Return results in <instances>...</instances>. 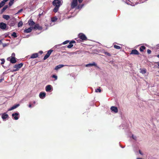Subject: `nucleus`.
Returning <instances> with one entry per match:
<instances>
[{"mask_svg": "<svg viewBox=\"0 0 159 159\" xmlns=\"http://www.w3.org/2000/svg\"><path fill=\"white\" fill-rule=\"evenodd\" d=\"M33 29H32V27H30L29 28H28L25 29L24 30V32L25 33H29L31 32L32 30Z\"/></svg>", "mask_w": 159, "mask_h": 159, "instance_id": "nucleus-17", "label": "nucleus"}, {"mask_svg": "<svg viewBox=\"0 0 159 159\" xmlns=\"http://www.w3.org/2000/svg\"><path fill=\"white\" fill-rule=\"evenodd\" d=\"M3 79H0V82H2V80H3Z\"/></svg>", "mask_w": 159, "mask_h": 159, "instance_id": "nucleus-47", "label": "nucleus"}, {"mask_svg": "<svg viewBox=\"0 0 159 159\" xmlns=\"http://www.w3.org/2000/svg\"><path fill=\"white\" fill-rule=\"evenodd\" d=\"M23 64L22 63H20L18 64H16L14 66V68L17 69L21 68L23 66Z\"/></svg>", "mask_w": 159, "mask_h": 159, "instance_id": "nucleus-10", "label": "nucleus"}, {"mask_svg": "<svg viewBox=\"0 0 159 159\" xmlns=\"http://www.w3.org/2000/svg\"><path fill=\"white\" fill-rule=\"evenodd\" d=\"M14 3V1H12V0H10V1L9 3V5L10 6H11Z\"/></svg>", "mask_w": 159, "mask_h": 159, "instance_id": "nucleus-34", "label": "nucleus"}, {"mask_svg": "<svg viewBox=\"0 0 159 159\" xmlns=\"http://www.w3.org/2000/svg\"><path fill=\"white\" fill-rule=\"evenodd\" d=\"M1 7H1V6H0V8Z\"/></svg>", "mask_w": 159, "mask_h": 159, "instance_id": "nucleus-57", "label": "nucleus"}, {"mask_svg": "<svg viewBox=\"0 0 159 159\" xmlns=\"http://www.w3.org/2000/svg\"><path fill=\"white\" fill-rule=\"evenodd\" d=\"M23 24V22L22 21H20L18 24V26L20 27L22 26Z\"/></svg>", "mask_w": 159, "mask_h": 159, "instance_id": "nucleus-28", "label": "nucleus"}, {"mask_svg": "<svg viewBox=\"0 0 159 159\" xmlns=\"http://www.w3.org/2000/svg\"><path fill=\"white\" fill-rule=\"evenodd\" d=\"M5 2H7L8 0H3Z\"/></svg>", "mask_w": 159, "mask_h": 159, "instance_id": "nucleus-50", "label": "nucleus"}, {"mask_svg": "<svg viewBox=\"0 0 159 159\" xmlns=\"http://www.w3.org/2000/svg\"><path fill=\"white\" fill-rule=\"evenodd\" d=\"M2 43V42L1 40H0V44H1Z\"/></svg>", "mask_w": 159, "mask_h": 159, "instance_id": "nucleus-49", "label": "nucleus"}, {"mask_svg": "<svg viewBox=\"0 0 159 159\" xmlns=\"http://www.w3.org/2000/svg\"><path fill=\"white\" fill-rule=\"evenodd\" d=\"M32 29H35L36 30H41L43 28L42 26H40L39 24H36L34 25V26L32 27Z\"/></svg>", "mask_w": 159, "mask_h": 159, "instance_id": "nucleus-5", "label": "nucleus"}, {"mask_svg": "<svg viewBox=\"0 0 159 159\" xmlns=\"http://www.w3.org/2000/svg\"><path fill=\"white\" fill-rule=\"evenodd\" d=\"M83 0H72V1L71 3V9H74L75 8L77 5H78V2L80 3H81Z\"/></svg>", "mask_w": 159, "mask_h": 159, "instance_id": "nucleus-1", "label": "nucleus"}, {"mask_svg": "<svg viewBox=\"0 0 159 159\" xmlns=\"http://www.w3.org/2000/svg\"><path fill=\"white\" fill-rule=\"evenodd\" d=\"M83 5H84L83 4L80 5H78V6L77 5L76 6H77V9H80L82 8V7L83 6Z\"/></svg>", "mask_w": 159, "mask_h": 159, "instance_id": "nucleus-30", "label": "nucleus"}, {"mask_svg": "<svg viewBox=\"0 0 159 159\" xmlns=\"http://www.w3.org/2000/svg\"><path fill=\"white\" fill-rule=\"evenodd\" d=\"M59 8V7H57V6H55V8L53 9V11L55 12H57Z\"/></svg>", "mask_w": 159, "mask_h": 159, "instance_id": "nucleus-26", "label": "nucleus"}, {"mask_svg": "<svg viewBox=\"0 0 159 159\" xmlns=\"http://www.w3.org/2000/svg\"><path fill=\"white\" fill-rule=\"evenodd\" d=\"M158 66H159V62H158Z\"/></svg>", "mask_w": 159, "mask_h": 159, "instance_id": "nucleus-54", "label": "nucleus"}, {"mask_svg": "<svg viewBox=\"0 0 159 159\" xmlns=\"http://www.w3.org/2000/svg\"><path fill=\"white\" fill-rule=\"evenodd\" d=\"M7 27L6 24L3 22H1L0 23V28L2 30H5Z\"/></svg>", "mask_w": 159, "mask_h": 159, "instance_id": "nucleus-9", "label": "nucleus"}, {"mask_svg": "<svg viewBox=\"0 0 159 159\" xmlns=\"http://www.w3.org/2000/svg\"><path fill=\"white\" fill-rule=\"evenodd\" d=\"M52 77L53 78H54L55 79V80H57V76L55 75H53L52 76Z\"/></svg>", "mask_w": 159, "mask_h": 159, "instance_id": "nucleus-37", "label": "nucleus"}, {"mask_svg": "<svg viewBox=\"0 0 159 159\" xmlns=\"http://www.w3.org/2000/svg\"><path fill=\"white\" fill-rule=\"evenodd\" d=\"M10 57H8L7 58V60L8 61H10V59H11Z\"/></svg>", "mask_w": 159, "mask_h": 159, "instance_id": "nucleus-42", "label": "nucleus"}, {"mask_svg": "<svg viewBox=\"0 0 159 159\" xmlns=\"http://www.w3.org/2000/svg\"><path fill=\"white\" fill-rule=\"evenodd\" d=\"M78 36L79 38L82 41L86 40L87 38L86 36L83 33H80L79 34Z\"/></svg>", "mask_w": 159, "mask_h": 159, "instance_id": "nucleus-3", "label": "nucleus"}, {"mask_svg": "<svg viewBox=\"0 0 159 159\" xmlns=\"http://www.w3.org/2000/svg\"><path fill=\"white\" fill-rule=\"evenodd\" d=\"M57 20V18L55 19H52V21H56Z\"/></svg>", "mask_w": 159, "mask_h": 159, "instance_id": "nucleus-43", "label": "nucleus"}, {"mask_svg": "<svg viewBox=\"0 0 159 159\" xmlns=\"http://www.w3.org/2000/svg\"><path fill=\"white\" fill-rule=\"evenodd\" d=\"M39 53L41 54H42L43 53V52L42 51H39Z\"/></svg>", "mask_w": 159, "mask_h": 159, "instance_id": "nucleus-45", "label": "nucleus"}, {"mask_svg": "<svg viewBox=\"0 0 159 159\" xmlns=\"http://www.w3.org/2000/svg\"><path fill=\"white\" fill-rule=\"evenodd\" d=\"M17 70H12V71H17Z\"/></svg>", "mask_w": 159, "mask_h": 159, "instance_id": "nucleus-51", "label": "nucleus"}, {"mask_svg": "<svg viewBox=\"0 0 159 159\" xmlns=\"http://www.w3.org/2000/svg\"><path fill=\"white\" fill-rule=\"evenodd\" d=\"M75 43V40H72L70 42V44L67 46V47L69 48H72L73 45L72 44V43Z\"/></svg>", "mask_w": 159, "mask_h": 159, "instance_id": "nucleus-14", "label": "nucleus"}, {"mask_svg": "<svg viewBox=\"0 0 159 159\" xmlns=\"http://www.w3.org/2000/svg\"><path fill=\"white\" fill-rule=\"evenodd\" d=\"M46 93L45 92H41L39 94V97L41 99H43L46 96Z\"/></svg>", "mask_w": 159, "mask_h": 159, "instance_id": "nucleus-11", "label": "nucleus"}, {"mask_svg": "<svg viewBox=\"0 0 159 159\" xmlns=\"http://www.w3.org/2000/svg\"><path fill=\"white\" fill-rule=\"evenodd\" d=\"M2 17L6 20H8L10 18V16L8 15H3Z\"/></svg>", "mask_w": 159, "mask_h": 159, "instance_id": "nucleus-22", "label": "nucleus"}, {"mask_svg": "<svg viewBox=\"0 0 159 159\" xmlns=\"http://www.w3.org/2000/svg\"><path fill=\"white\" fill-rule=\"evenodd\" d=\"M45 90L47 92H49L52 90V87L50 85H48L45 87Z\"/></svg>", "mask_w": 159, "mask_h": 159, "instance_id": "nucleus-6", "label": "nucleus"}, {"mask_svg": "<svg viewBox=\"0 0 159 159\" xmlns=\"http://www.w3.org/2000/svg\"><path fill=\"white\" fill-rule=\"evenodd\" d=\"M28 23L30 27L32 26L35 25V22L32 19H30L29 20Z\"/></svg>", "mask_w": 159, "mask_h": 159, "instance_id": "nucleus-12", "label": "nucleus"}, {"mask_svg": "<svg viewBox=\"0 0 159 159\" xmlns=\"http://www.w3.org/2000/svg\"><path fill=\"white\" fill-rule=\"evenodd\" d=\"M53 52V50L50 49L48 52L46 54L45 56L43 58V60H45L48 58L50 56L52 52Z\"/></svg>", "mask_w": 159, "mask_h": 159, "instance_id": "nucleus-4", "label": "nucleus"}, {"mask_svg": "<svg viewBox=\"0 0 159 159\" xmlns=\"http://www.w3.org/2000/svg\"><path fill=\"white\" fill-rule=\"evenodd\" d=\"M14 0H12V1H14Z\"/></svg>", "mask_w": 159, "mask_h": 159, "instance_id": "nucleus-59", "label": "nucleus"}, {"mask_svg": "<svg viewBox=\"0 0 159 159\" xmlns=\"http://www.w3.org/2000/svg\"><path fill=\"white\" fill-rule=\"evenodd\" d=\"M147 52L148 54H150L151 53V51L150 50L148 49L147 50Z\"/></svg>", "mask_w": 159, "mask_h": 159, "instance_id": "nucleus-38", "label": "nucleus"}, {"mask_svg": "<svg viewBox=\"0 0 159 159\" xmlns=\"http://www.w3.org/2000/svg\"><path fill=\"white\" fill-rule=\"evenodd\" d=\"M52 4L54 6L60 7L62 3L60 0H54Z\"/></svg>", "mask_w": 159, "mask_h": 159, "instance_id": "nucleus-2", "label": "nucleus"}, {"mask_svg": "<svg viewBox=\"0 0 159 159\" xmlns=\"http://www.w3.org/2000/svg\"><path fill=\"white\" fill-rule=\"evenodd\" d=\"M111 111H113L115 113H116L118 112V109L116 107L112 106L111 107Z\"/></svg>", "mask_w": 159, "mask_h": 159, "instance_id": "nucleus-13", "label": "nucleus"}, {"mask_svg": "<svg viewBox=\"0 0 159 159\" xmlns=\"http://www.w3.org/2000/svg\"><path fill=\"white\" fill-rule=\"evenodd\" d=\"M130 55H139V52L136 49L132 50L131 51L130 53Z\"/></svg>", "mask_w": 159, "mask_h": 159, "instance_id": "nucleus-7", "label": "nucleus"}, {"mask_svg": "<svg viewBox=\"0 0 159 159\" xmlns=\"http://www.w3.org/2000/svg\"><path fill=\"white\" fill-rule=\"evenodd\" d=\"M114 47L115 48L117 49H119L121 48V47L117 45H114Z\"/></svg>", "mask_w": 159, "mask_h": 159, "instance_id": "nucleus-27", "label": "nucleus"}, {"mask_svg": "<svg viewBox=\"0 0 159 159\" xmlns=\"http://www.w3.org/2000/svg\"><path fill=\"white\" fill-rule=\"evenodd\" d=\"M8 7V5H7L5 6L3 8L5 10H6Z\"/></svg>", "mask_w": 159, "mask_h": 159, "instance_id": "nucleus-40", "label": "nucleus"}, {"mask_svg": "<svg viewBox=\"0 0 159 159\" xmlns=\"http://www.w3.org/2000/svg\"><path fill=\"white\" fill-rule=\"evenodd\" d=\"M157 57L158 58H159V54L157 55Z\"/></svg>", "mask_w": 159, "mask_h": 159, "instance_id": "nucleus-52", "label": "nucleus"}, {"mask_svg": "<svg viewBox=\"0 0 159 159\" xmlns=\"http://www.w3.org/2000/svg\"><path fill=\"white\" fill-rule=\"evenodd\" d=\"M101 90L100 89V88H99L96 89H95V92L96 93H97L98 92L99 93H100L101 92Z\"/></svg>", "mask_w": 159, "mask_h": 159, "instance_id": "nucleus-33", "label": "nucleus"}, {"mask_svg": "<svg viewBox=\"0 0 159 159\" xmlns=\"http://www.w3.org/2000/svg\"><path fill=\"white\" fill-rule=\"evenodd\" d=\"M70 41L69 40H66V41L62 43V44H66L68 43H70Z\"/></svg>", "mask_w": 159, "mask_h": 159, "instance_id": "nucleus-35", "label": "nucleus"}, {"mask_svg": "<svg viewBox=\"0 0 159 159\" xmlns=\"http://www.w3.org/2000/svg\"><path fill=\"white\" fill-rule=\"evenodd\" d=\"M23 10V9H21L19 10L18 11V12L16 13V14H18L19 13H20L21 12H22Z\"/></svg>", "mask_w": 159, "mask_h": 159, "instance_id": "nucleus-39", "label": "nucleus"}, {"mask_svg": "<svg viewBox=\"0 0 159 159\" xmlns=\"http://www.w3.org/2000/svg\"><path fill=\"white\" fill-rule=\"evenodd\" d=\"M139 153L140 154H141L142 155H143V153L140 150H139Z\"/></svg>", "mask_w": 159, "mask_h": 159, "instance_id": "nucleus-41", "label": "nucleus"}, {"mask_svg": "<svg viewBox=\"0 0 159 159\" xmlns=\"http://www.w3.org/2000/svg\"><path fill=\"white\" fill-rule=\"evenodd\" d=\"M19 115V113L18 112H15L13 113L12 114V116L13 117V119L15 120H17L19 119V117H18V116Z\"/></svg>", "mask_w": 159, "mask_h": 159, "instance_id": "nucleus-8", "label": "nucleus"}, {"mask_svg": "<svg viewBox=\"0 0 159 159\" xmlns=\"http://www.w3.org/2000/svg\"><path fill=\"white\" fill-rule=\"evenodd\" d=\"M146 70H140V73L145 76L148 75V74L146 73Z\"/></svg>", "mask_w": 159, "mask_h": 159, "instance_id": "nucleus-23", "label": "nucleus"}, {"mask_svg": "<svg viewBox=\"0 0 159 159\" xmlns=\"http://www.w3.org/2000/svg\"><path fill=\"white\" fill-rule=\"evenodd\" d=\"M5 2L4 0L2 1L1 3H0V6L1 7H2L5 4Z\"/></svg>", "mask_w": 159, "mask_h": 159, "instance_id": "nucleus-29", "label": "nucleus"}, {"mask_svg": "<svg viewBox=\"0 0 159 159\" xmlns=\"http://www.w3.org/2000/svg\"><path fill=\"white\" fill-rule=\"evenodd\" d=\"M64 65H59L56 66L54 70H58V69H60Z\"/></svg>", "mask_w": 159, "mask_h": 159, "instance_id": "nucleus-24", "label": "nucleus"}, {"mask_svg": "<svg viewBox=\"0 0 159 159\" xmlns=\"http://www.w3.org/2000/svg\"><path fill=\"white\" fill-rule=\"evenodd\" d=\"M29 107H31V104H30L29 106Z\"/></svg>", "mask_w": 159, "mask_h": 159, "instance_id": "nucleus-48", "label": "nucleus"}, {"mask_svg": "<svg viewBox=\"0 0 159 159\" xmlns=\"http://www.w3.org/2000/svg\"><path fill=\"white\" fill-rule=\"evenodd\" d=\"M12 57H14V56H15V53H13L12 54Z\"/></svg>", "mask_w": 159, "mask_h": 159, "instance_id": "nucleus-44", "label": "nucleus"}, {"mask_svg": "<svg viewBox=\"0 0 159 159\" xmlns=\"http://www.w3.org/2000/svg\"><path fill=\"white\" fill-rule=\"evenodd\" d=\"M4 12V11H3L2 9L1 10V13H2L3 12Z\"/></svg>", "mask_w": 159, "mask_h": 159, "instance_id": "nucleus-46", "label": "nucleus"}, {"mask_svg": "<svg viewBox=\"0 0 159 159\" xmlns=\"http://www.w3.org/2000/svg\"><path fill=\"white\" fill-rule=\"evenodd\" d=\"M145 46H143L140 47L139 48V50L140 52H143L144 50L146 49Z\"/></svg>", "mask_w": 159, "mask_h": 159, "instance_id": "nucleus-25", "label": "nucleus"}, {"mask_svg": "<svg viewBox=\"0 0 159 159\" xmlns=\"http://www.w3.org/2000/svg\"><path fill=\"white\" fill-rule=\"evenodd\" d=\"M121 147L122 148H124V147H122L121 146Z\"/></svg>", "mask_w": 159, "mask_h": 159, "instance_id": "nucleus-56", "label": "nucleus"}, {"mask_svg": "<svg viewBox=\"0 0 159 159\" xmlns=\"http://www.w3.org/2000/svg\"><path fill=\"white\" fill-rule=\"evenodd\" d=\"M5 45L3 44V47H5Z\"/></svg>", "mask_w": 159, "mask_h": 159, "instance_id": "nucleus-55", "label": "nucleus"}, {"mask_svg": "<svg viewBox=\"0 0 159 159\" xmlns=\"http://www.w3.org/2000/svg\"><path fill=\"white\" fill-rule=\"evenodd\" d=\"M104 54L106 55H107V56H111V54L109 52H104Z\"/></svg>", "mask_w": 159, "mask_h": 159, "instance_id": "nucleus-36", "label": "nucleus"}, {"mask_svg": "<svg viewBox=\"0 0 159 159\" xmlns=\"http://www.w3.org/2000/svg\"><path fill=\"white\" fill-rule=\"evenodd\" d=\"M1 61H2V62H1V65L4 67V69L7 68V67L6 66H3V64L5 62V59L4 58H2L0 60Z\"/></svg>", "mask_w": 159, "mask_h": 159, "instance_id": "nucleus-21", "label": "nucleus"}, {"mask_svg": "<svg viewBox=\"0 0 159 159\" xmlns=\"http://www.w3.org/2000/svg\"><path fill=\"white\" fill-rule=\"evenodd\" d=\"M20 106V105L19 104H16L14 105H13L12 107H11L10 108H9L8 111H11L12 110L15 109L17 107H18Z\"/></svg>", "mask_w": 159, "mask_h": 159, "instance_id": "nucleus-16", "label": "nucleus"}, {"mask_svg": "<svg viewBox=\"0 0 159 159\" xmlns=\"http://www.w3.org/2000/svg\"><path fill=\"white\" fill-rule=\"evenodd\" d=\"M16 62V60L14 57H11L10 60V63L12 64L15 63Z\"/></svg>", "mask_w": 159, "mask_h": 159, "instance_id": "nucleus-15", "label": "nucleus"}, {"mask_svg": "<svg viewBox=\"0 0 159 159\" xmlns=\"http://www.w3.org/2000/svg\"><path fill=\"white\" fill-rule=\"evenodd\" d=\"M97 66V65L96 64L95 62H93L92 63H89L86 65V67H89V66Z\"/></svg>", "mask_w": 159, "mask_h": 159, "instance_id": "nucleus-20", "label": "nucleus"}, {"mask_svg": "<svg viewBox=\"0 0 159 159\" xmlns=\"http://www.w3.org/2000/svg\"><path fill=\"white\" fill-rule=\"evenodd\" d=\"M8 117V114L3 113L2 115V118L3 120H4L7 118Z\"/></svg>", "mask_w": 159, "mask_h": 159, "instance_id": "nucleus-19", "label": "nucleus"}, {"mask_svg": "<svg viewBox=\"0 0 159 159\" xmlns=\"http://www.w3.org/2000/svg\"><path fill=\"white\" fill-rule=\"evenodd\" d=\"M132 138L134 140H137V137L136 136L134 135V134H132Z\"/></svg>", "mask_w": 159, "mask_h": 159, "instance_id": "nucleus-32", "label": "nucleus"}, {"mask_svg": "<svg viewBox=\"0 0 159 159\" xmlns=\"http://www.w3.org/2000/svg\"><path fill=\"white\" fill-rule=\"evenodd\" d=\"M3 74H5V72H3Z\"/></svg>", "mask_w": 159, "mask_h": 159, "instance_id": "nucleus-58", "label": "nucleus"}, {"mask_svg": "<svg viewBox=\"0 0 159 159\" xmlns=\"http://www.w3.org/2000/svg\"><path fill=\"white\" fill-rule=\"evenodd\" d=\"M11 36L15 38L17 37L16 33L15 32H13L11 35Z\"/></svg>", "mask_w": 159, "mask_h": 159, "instance_id": "nucleus-31", "label": "nucleus"}, {"mask_svg": "<svg viewBox=\"0 0 159 159\" xmlns=\"http://www.w3.org/2000/svg\"><path fill=\"white\" fill-rule=\"evenodd\" d=\"M2 9L3 11H5V10L4 9H3V8H2Z\"/></svg>", "mask_w": 159, "mask_h": 159, "instance_id": "nucleus-53", "label": "nucleus"}, {"mask_svg": "<svg viewBox=\"0 0 159 159\" xmlns=\"http://www.w3.org/2000/svg\"><path fill=\"white\" fill-rule=\"evenodd\" d=\"M38 56V54L37 53H35L32 54L30 58H35L37 57Z\"/></svg>", "mask_w": 159, "mask_h": 159, "instance_id": "nucleus-18", "label": "nucleus"}]
</instances>
